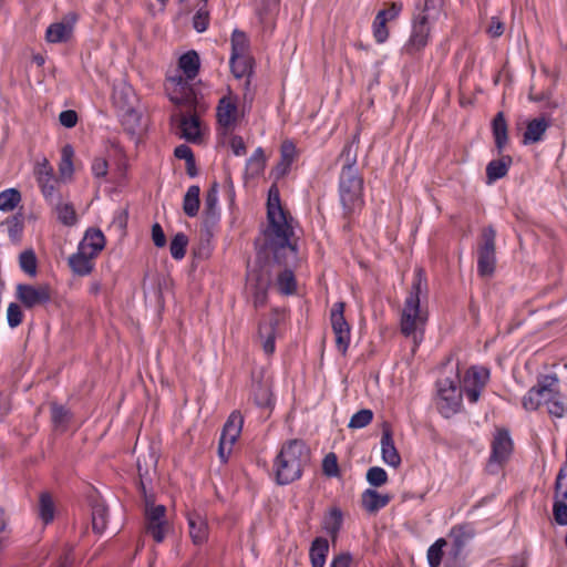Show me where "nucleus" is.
Instances as JSON below:
<instances>
[{"label":"nucleus","instance_id":"nucleus-1","mask_svg":"<svg viewBox=\"0 0 567 567\" xmlns=\"http://www.w3.org/2000/svg\"><path fill=\"white\" fill-rule=\"evenodd\" d=\"M268 226L264 231V249L267 255H272L278 265L285 269L277 274V287L280 292L290 295L296 289L295 276L291 267L297 265V245L292 218L284 210L280 204L279 190L271 186L267 202Z\"/></svg>","mask_w":567,"mask_h":567},{"label":"nucleus","instance_id":"nucleus-2","mask_svg":"<svg viewBox=\"0 0 567 567\" xmlns=\"http://www.w3.org/2000/svg\"><path fill=\"white\" fill-rule=\"evenodd\" d=\"M488 370L473 367L468 369L463 378L461 388L455 380L450 378L437 382L439 410L445 416L450 417L457 413L462 406V394H466L471 403L477 402L482 390L488 380Z\"/></svg>","mask_w":567,"mask_h":567},{"label":"nucleus","instance_id":"nucleus-3","mask_svg":"<svg viewBox=\"0 0 567 567\" xmlns=\"http://www.w3.org/2000/svg\"><path fill=\"white\" fill-rule=\"evenodd\" d=\"M309 458L310 452L303 441L295 439L286 442L274 464L278 484H289L298 480Z\"/></svg>","mask_w":567,"mask_h":567},{"label":"nucleus","instance_id":"nucleus-4","mask_svg":"<svg viewBox=\"0 0 567 567\" xmlns=\"http://www.w3.org/2000/svg\"><path fill=\"white\" fill-rule=\"evenodd\" d=\"M340 158L344 159L339 183L340 200L344 212L350 214L360 208L363 203V181L354 168L357 158L355 154H352V144H347L343 147Z\"/></svg>","mask_w":567,"mask_h":567},{"label":"nucleus","instance_id":"nucleus-5","mask_svg":"<svg viewBox=\"0 0 567 567\" xmlns=\"http://www.w3.org/2000/svg\"><path fill=\"white\" fill-rule=\"evenodd\" d=\"M176 105L172 114V123L175 133L188 142L195 143L200 140V121L196 113V96L190 89L185 90L181 96H172Z\"/></svg>","mask_w":567,"mask_h":567},{"label":"nucleus","instance_id":"nucleus-6","mask_svg":"<svg viewBox=\"0 0 567 567\" xmlns=\"http://www.w3.org/2000/svg\"><path fill=\"white\" fill-rule=\"evenodd\" d=\"M427 310L416 303L413 299L405 300L401 311L400 330L403 336L413 340L416 347L423 339Z\"/></svg>","mask_w":567,"mask_h":567},{"label":"nucleus","instance_id":"nucleus-7","mask_svg":"<svg viewBox=\"0 0 567 567\" xmlns=\"http://www.w3.org/2000/svg\"><path fill=\"white\" fill-rule=\"evenodd\" d=\"M145 501V529L156 543H162L168 529L166 519V507L154 505L151 496L146 495L143 481L141 482Z\"/></svg>","mask_w":567,"mask_h":567},{"label":"nucleus","instance_id":"nucleus-8","mask_svg":"<svg viewBox=\"0 0 567 567\" xmlns=\"http://www.w3.org/2000/svg\"><path fill=\"white\" fill-rule=\"evenodd\" d=\"M491 449L492 452L486 464V470L495 474L508 462L514 450V443L508 430L496 429Z\"/></svg>","mask_w":567,"mask_h":567},{"label":"nucleus","instance_id":"nucleus-9","mask_svg":"<svg viewBox=\"0 0 567 567\" xmlns=\"http://www.w3.org/2000/svg\"><path fill=\"white\" fill-rule=\"evenodd\" d=\"M496 231L493 227L482 230V243L478 246L477 270L482 277L493 275L496 264Z\"/></svg>","mask_w":567,"mask_h":567},{"label":"nucleus","instance_id":"nucleus-10","mask_svg":"<svg viewBox=\"0 0 567 567\" xmlns=\"http://www.w3.org/2000/svg\"><path fill=\"white\" fill-rule=\"evenodd\" d=\"M244 424V417L238 411H234L224 425L218 445V454L226 462L231 453L233 445L237 441Z\"/></svg>","mask_w":567,"mask_h":567},{"label":"nucleus","instance_id":"nucleus-11","mask_svg":"<svg viewBox=\"0 0 567 567\" xmlns=\"http://www.w3.org/2000/svg\"><path fill=\"white\" fill-rule=\"evenodd\" d=\"M346 303L336 302L330 312L332 330L338 350L344 354L350 343V326L344 318Z\"/></svg>","mask_w":567,"mask_h":567},{"label":"nucleus","instance_id":"nucleus-12","mask_svg":"<svg viewBox=\"0 0 567 567\" xmlns=\"http://www.w3.org/2000/svg\"><path fill=\"white\" fill-rule=\"evenodd\" d=\"M285 320V313L280 310L272 311L259 324V338L265 353L272 354L275 351V339L277 327Z\"/></svg>","mask_w":567,"mask_h":567},{"label":"nucleus","instance_id":"nucleus-13","mask_svg":"<svg viewBox=\"0 0 567 567\" xmlns=\"http://www.w3.org/2000/svg\"><path fill=\"white\" fill-rule=\"evenodd\" d=\"M17 298L25 308L42 306L51 300V289L47 285H18Z\"/></svg>","mask_w":567,"mask_h":567},{"label":"nucleus","instance_id":"nucleus-14","mask_svg":"<svg viewBox=\"0 0 567 567\" xmlns=\"http://www.w3.org/2000/svg\"><path fill=\"white\" fill-rule=\"evenodd\" d=\"M217 120L220 126L225 130V133L234 128L238 122L239 113L237 109V100L231 94L219 100L217 106Z\"/></svg>","mask_w":567,"mask_h":567},{"label":"nucleus","instance_id":"nucleus-15","mask_svg":"<svg viewBox=\"0 0 567 567\" xmlns=\"http://www.w3.org/2000/svg\"><path fill=\"white\" fill-rule=\"evenodd\" d=\"M189 536L195 545L204 544L208 538V525L205 517L198 513L193 512L187 516Z\"/></svg>","mask_w":567,"mask_h":567},{"label":"nucleus","instance_id":"nucleus-16","mask_svg":"<svg viewBox=\"0 0 567 567\" xmlns=\"http://www.w3.org/2000/svg\"><path fill=\"white\" fill-rule=\"evenodd\" d=\"M35 175L44 197H52L58 182L53 177L52 167L47 159H43L42 163L37 165Z\"/></svg>","mask_w":567,"mask_h":567},{"label":"nucleus","instance_id":"nucleus-17","mask_svg":"<svg viewBox=\"0 0 567 567\" xmlns=\"http://www.w3.org/2000/svg\"><path fill=\"white\" fill-rule=\"evenodd\" d=\"M381 452L382 460L388 465L398 467L401 464V457L396 447L394 446L392 431L389 425L383 426L381 437Z\"/></svg>","mask_w":567,"mask_h":567},{"label":"nucleus","instance_id":"nucleus-18","mask_svg":"<svg viewBox=\"0 0 567 567\" xmlns=\"http://www.w3.org/2000/svg\"><path fill=\"white\" fill-rule=\"evenodd\" d=\"M95 257L92 252L78 248V251L69 257L68 262L75 275L86 276L93 270Z\"/></svg>","mask_w":567,"mask_h":567},{"label":"nucleus","instance_id":"nucleus-19","mask_svg":"<svg viewBox=\"0 0 567 567\" xmlns=\"http://www.w3.org/2000/svg\"><path fill=\"white\" fill-rule=\"evenodd\" d=\"M429 16L423 13L415 19L413 24L412 34L409 41V47L414 50H421L427 43L429 39Z\"/></svg>","mask_w":567,"mask_h":567},{"label":"nucleus","instance_id":"nucleus-20","mask_svg":"<svg viewBox=\"0 0 567 567\" xmlns=\"http://www.w3.org/2000/svg\"><path fill=\"white\" fill-rule=\"evenodd\" d=\"M549 125V120L546 117L533 118L527 123L523 143L529 145L540 142Z\"/></svg>","mask_w":567,"mask_h":567},{"label":"nucleus","instance_id":"nucleus-21","mask_svg":"<svg viewBox=\"0 0 567 567\" xmlns=\"http://www.w3.org/2000/svg\"><path fill=\"white\" fill-rule=\"evenodd\" d=\"M105 246V237L100 229L91 228L86 230L83 239L81 240L79 248L92 252V255L97 256V254Z\"/></svg>","mask_w":567,"mask_h":567},{"label":"nucleus","instance_id":"nucleus-22","mask_svg":"<svg viewBox=\"0 0 567 567\" xmlns=\"http://www.w3.org/2000/svg\"><path fill=\"white\" fill-rule=\"evenodd\" d=\"M390 499L388 494H380L374 489H367L361 496L362 506L369 513H375L385 507Z\"/></svg>","mask_w":567,"mask_h":567},{"label":"nucleus","instance_id":"nucleus-23","mask_svg":"<svg viewBox=\"0 0 567 567\" xmlns=\"http://www.w3.org/2000/svg\"><path fill=\"white\" fill-rule=\"evenodd\" d=\"M73 29V20L56 22L51 24L47 30V40L51 43L66 41Z\"/></svg>","mask_w":567,"mask_h":567},{"label":"nucleus","instance_id":"nucleus-24","mask_svg":"<svg viewBox=\"0 0 567 567\" xmlns=\"http://www.w3.org/2000/svg\"><path fill=\"white\" fill-rule=\"evenodd\" d=\"M558 378L556 374H549L542 377L536 386L537 391H540L539 396L542 403H548L559 392L557 389Z\"/></svg>","mask_w":567,"mask_h":567},{"label":"nucleus","instance_id":"nucleus-25","mask_svg":"<svg viewBox=\"0 0 567 567\" xmlns=\"http://www.w3.org/2000/svg\"><path fill=\"white\" fill-rule=\"evenodd\" d=\"M329 551V543L323 537H317L310 547L309 556L312 567H323Z\"/></svg>","mask_w":567,"mask_h":567},{"label":"nucleus","instance_id":"nucleus-26","mask_svg":"<svg viewBox=\"0 0 567 567\" xmlns=\"http://www.w3.org/2000/svg\"><path fill=\"white\" fill-rule=\"evenodd\" d=\"M217 202H218V190L217 184L215 183L205 195V224L214 225L217 221Z\"/></svg>","mask_w":567,"mask_h":567},{"label":"nucleus","instance_id":"nucleus-27","mask_svg":"<svg viewBox=\"0 0 567 567\" xmlns=\"http://www.w3.org/2000/svg\"><path fill=\"white\" fill-rule=\"evenodd\" d=\"M493 135L498 153H502L508 142L507 123L502 112L493 120Z\"/></svg>","mask_w":567,"mask_h":567},{"label":"nucleus","instance_id":"nucleus-28","mask_svg":"<svg viewBox=\"0 0 567 567\" xmlns=\"http://www.w3.org/2000/svg\"><path fill=\"white\" fill-rule=\"evenodd\" d=\"M473 536L474 529L470 525H458L453 527L450 533V538L453 542L454 554L458 555Z\"/></svg>","mask_w":567,"mask_h":567},{"label":"nucleus","instance_id":"nucleus-29","mask_svg":"<svg viewBox=\"0 0 567 567\" xmlns=\"http://www.w3.org/2000/svg\"><path fill=\"white\" fill-rule=\"evenodd\" d=\"M512 164L509 156H503L499 159H494L488 163L486 167L487 183L491 184L502 177H504Z\"/></svg>","mask_w":567,"mask_h":567},{"label":"nucleus","instance_id":"nucleus-30","mask_svg":"<svg viewBox=\"0 0 567 567\" xmlns=\"http://www.w3.org/2000/svg\"><path fill=\"white\" fill-rule=\"evenodd\" d=\"M230 69L237 79L249 76L252 70V58L250 55H230Z\"/></svg>","mask_w":567,"mask_h":567},{"label":"nucleus","instance_id":"nucleus-31","mask_svg":"<svg viewBox=\"0 0 567 567\" xmlns=\"http://www.w3.org/2000/svg\"><path fill=\"white\" fill-rule=\"evenodd\" d=\"M265 154L262 148L258 147L249 157L246 164V176L254 178L259 176L265 168Z\"/></svg>","mask_w":567,"mask_h":567},{"label":"nucleus","instance_id":"nucleus-32","mask_svg":"<svg viewBox=\"0 0 567 567\" xmlns=\"http://www.w3.org/2000/svg\"><path fill=\"white\" fill-rule=\"evenodd\" d=\"M199 193H200L199 187L196 185H193L187 189V192L184 196L183 209H184V213L189 217H194L198 213Z\"/></svg>","mask_w":567,"mask_h":567},{"label":"nucleus","instance_id":"nucleus-33","mask_svg":"<svg viewBox=\"0 0 567 567\" xmlns=\"http://www.w3.org/2000/svg\"><path fill=\"white\" fill-rule=\"evenodd\" d=\"M179 68L185 73L188 80H193L198 72L199 58L195 51H189L181 56Z\"/></svg>","mask_w":567,"mask_h":567},{"label":"nucleus","instance_id":"nucleus-34","mask_svg":"<svg viewBox=\"0 0 567 567\" xmlns=\"http://www.w3.org/2000/svg\"><path fill=\"white\" fill-rule=\"evenodd\" d=\"M426 288L427 284L424 270L422 268L415 269L411 290L405 300L413 299L416 303H420V296L426 291Z\"/></svg>","mask_w":567,"mask_h":567},{"label":"nucleus","instance_id":"nucleus-35","mask_svg":"<svg viewBox=\"0 0 567 567\" xmlns=\"http://www.w3.org/2000/svg\"><path fill=\"white\" fill-rule=\"evenodd\" d=\"M252 398L258 406L270 408L272 405L271 391L266 383L258 382L252 385Z\"/></svg>","mask_w":567,"mask_h":567},{"label":"nucleus","instance_id":"nucleus-36","mask_svg":"<svg viewBox=\"0 0 567 567\" xmlns=\"http://www.w3.org/2000/svg\"><path fill=\"white\" fill-rule=\"evenodd\" d=\"M39 516L44 524H49L54 518V503L48 492H43L39 497Z\"/></svg>","mask_w":567,"mask_h":567},{"label":"nucleus","instance_id":"nucleus-37","mask_svg":"<svg viewBox=\"0 0 567 567\" xmlns=\"http://www.w3.org/2000/svg\"><path fill=\"white\" fill-rule=\"evenodd\" d=\"M107 522V508L102 503H95L92 506V527L97 534L104 532Z\"/></svg>","mask_w":567,"mask_h":567},{"label":"nucleus","instance_id":"nucleus-38","mask_svg":"<svg viewBox=\"0 0 567 567\" xmlns=\"http://www.w3.org/2000/svg\"><path fill=\"white\" fill-rule=\"evenodd\" d=\"M231 55H250L249 41L247 35L239 30H235L231 34Z\"/></svg>","mask_w":567,"mask_h":567},{"label":"nucleus","instance_id":"nucleus-39","mask_svg":"<svg viewBox=\"0 0 567 567\" xmlns=\"http://www.w3.org/2000/svg\"><path fill=\"white\" fill-rule=\"evenodd\" d=\"M21 202V194L16 188H9L0 193V210L11 212Z\"/></svg>","mask_w":567,"mask_h":567},{"label":"nucleus","instance_id":"nucleus-40","mask_svg":"<svg viewBox=\"0 0 567 567\" xmlns=\"http://www.w3.org/2000/svg\"><path fill=\"white\" fill-rule=\"evenodd\" d=\"M342 524V514L338 508H332L323 520V527L332 539H336L337 534Z\"/></svg>","mask_w":567,"mask_h":567},{"label":"nucleus","instance_id":"nucleus-41","mask_svg":"<svg viewBox=\"0 0 567 567\" xmlns=\"http://www.w3.org/2000/svg\"><path fill=\"white\" fill-rule=\"evenodd\" d=\"M269 276L260 274L257 278V285L254 291V306L261 307L267 301V289L269 286Z\"/></svg>","mask_w":567,"mask_h":567},{"label":"nucleus","instance_id":"nucleus-42","mask_svg":"<svg viewBox=\"0 0 567 567\" xmlns=\"http://www.w3.org/2000/svg\"><path fill=\"white\" fill-rule=\"evenodd\" d=\"M388 14L389 11H379L373 22V34L379 43L384 42L389 37L386 29Z\"/></svg>","mask_w":567,"mask_h":567},{"label":"nucleus","instance_id":"nucleus-43","mask_svg":"<svg viewBox=\"0 0 567 567\" xmlns=\"http://www.w3.org/2000/svg\"><path fill=\"white\" fill-rule=\"evenodd\" d=\"M55 212L58 215V219L66 225V226H73L75 225L78 217L75 209L72 204L69 203H59L55 207Z\"/></svg>","mask_w":567,"mask_h":567},{"label":"nucleus","instance_id":"nucleus-44","mask_svg":"<svg viewBox=\"0 0 567 567\" xmlns=\"http://www.w3.org/2000/svg\"><path fill=\"white\" fill-rule=\"evenodd\" d=\"M188 244V238L183 233H177L169 245L171 255L174 259H182L186 254V246Z\"/></svg>","mask_w":567,"mask_h":567},{"label":"nucleus","instance_id":"nucleus-45","mask_svg":"<svg viewBox=\"0 0 567 567\" xmlns=\"http://www.w3.org/2000/svg\"><path fill=\"white\" fill-rule=\"evenodd\" d=\"M446 540L443 538L437 539L427 550V561L431 567H439L442 561L443 547Z\"/></svg>","mask_w":567,"mask_h":567},{"label":"nucleus","instance_id":"nucleus-46","mask_svg":"<svg viewBox=\"0 0 567 567\" xmlns=\"http://www.w3.org/2000/svg\"><path fill=\"white\" fill-rule=\"evenodd\" d=\"M555 499L567 501V465L563 466L557 474Z\"/></svg>","mask_w":567,"mask_h":567},{"label":"nucleus","instance_id":"nucleus-47","mask_svg":"<svg viewBox=\"0 0 567 567\" xmlns=\"http://www.w3.org/2000/svg\"><path fill=\"white\" fill-rule=\"evenodd\" d=\"M51 416L52 422L54 423L55 427L65 429L66 423L70 420V412L64 406L59 404H52L51 405Z\"/></svg>","mask_w":567,"mask_h":567},{"label":"nucleus","instance_id":"nucleus-48","mask_svg":"<svg viewBox=\"0 0 567 567\" xmlns=\"http://www.w3.org/2000/svg\"><path fill=\"white\" fill-rule=\"evenodd\" d=\"M373 419L371 410L363 409L354 413L348 424L350 429H362L367 426Z\"/></svg>","mask_w":567,"mask_h":567},{"label":"nucleus","instance_id":"nucleus-49","mask_svg":"<svg viewBox=\"0 0 567 567\" xmlns=\"http://www.w3.org/2000/svg\"><path fill=\"white\" fill-rule=\"evenodd\" d=\"M367 481L370 485L379 487L386 483L388 474L382 467L374 466L368 470Z\"/></svg>","mask_w":567,"mask_h":567},{"label":"nucleus","instance_id":"nucleus-50","mask_svg":"<svg viewBox=\"0 0 567 567\" xmlns=\"http://www.w3.org/2000/svg\"><path fill=\"white\" fill-rule=\"evenodd\" d=\"M73 148L70 145H65L62 148V158L60 163V173L62 176H71L73 173Z\"/></svg>","mask_w":567,"mask_h":567},{"label":"nucleus","instance_id":"nucleus-51","mask_svg":"<svg viewBox=\"0 0 567 567\" xmlns=\"http://www.w3.org/2000/svg\"><path fill=\"white\" fill-rule=\"evenodd\" d=\"M539 393H540V391H537L536 385H534L533 388L529 389V391L523 398V402H522L525 410L535 411L540 406L542 400H540Z\"/></svg>","mask_w":567,"mask_h":567},{"label":"nucleus","instance_id":"nucleus-52","mask_svg":"<svg viewBox=\"0 0 567 567\" xmlns=\"http://www.w3.org/2000/svg\"><path fill=\"white\" fill-rule=\"evenodd\" d=\"M548 413L556 417H563L567 411V406L563 400L561 394L558 392L555 398H553L547 403Z\"/></svg>","mask_w":567,"mask_h":567},{"label":"nucleus","instance_id":"nucleus-53","mask_svg":"<svg viewBox=\"0 0 567 567\" xmlns=\"http://www.w3.org/2000/svg\"><path fill=\"white\" fill-rule=\"evenodd\" d=\"M20 267L29 275H34L37 270V259L33 251H23L19 258Z\"/></svg>","mask_w":567,"mask_h":567},{"label":"nucleus","instance_id":"nucleus-54","mask_svg":"<svg viewBox=\"0 0 567 567\" xmlns=\"http://www.w3.org/2000/svg\"><path fill=\"white\" fill-rule=\"evenodd\" d=\"M22 311L18 303H10L7 309V319L11 328L18 327L22 322Z\"/></svg>","mask_w":567,"mask_h":567},{"label":"nucleus","instance_id":"nucleus-55","mask_svg":"<svg viewBox=\"0 0 567 567\" xmlns=\"http://www.w3.org/2000/svg\"><path fill=\"white\" fill-rule=\"evenodd\" d=\"M567 501L555 499L553 513L557 524L567 525Z\"/></svg>","mask_w":567,"mask_h":567},{"label":"nucleus","instance_id":"nucleus-56","mask_svg":"<svg viewBox=\"0 0 567 567\" xmlns=\"http://www.w3.org/2000/svg\"><path fill=\"white\" fill-rule=\"evenodd\" d=\"M322 471L327 476H337L339 473L337 456L333 453L326 455L322 462Z\"/></svg>","mask_w":567,"mask_h":567},{"label":"nucleus","instance_id":"nucleus-57","mask_svg":"<svg viewBox=\"0 0 567 567\" xmlns=\"http://www.w3.org/2000/svg\"><path fill=\"white\" fill-rule=\"evenodd\" d=\"M156 464V457L152 452H148L147 456H143V461L141 457L137 458V471L141 480L147 475L150 466H154Z\"/></svg>","mask_w":567,"mask_h":567},{"label":"nucleus","instance_id":"nucleus-58","mask_svg":"<svg viewBox=\"0 0 567 567\" xmlns=\"http://www.w3.org/2000/svg\"><path fill=\"white\" fill-rule=\"evenodd\" d=\"M504 23L497 17H493L489 21L486 32L491 38H498L504 33Z\"/></svg>","mask_w":567,"mask_h":567},{"label":"nucleus","instance_id":"nucleus-59","mask_svg":"<svg viewBox=\"0 0 567 567\" xmlns=\"http://www.w3.org/2000/svg\"><path fill=\"white\" fill-rule=\"evenodd\" d=\"M59 121L63 126L71 128L76 125L78 114L72 110L63 111L59 115Z\"/></svg>","mask_w":567,"mask_h":567},{"label":"nucleus","instance_id":"nucleus-60","mask_svg":"<svg viewBox=\"0 0 567 567\" xmlns=\"http://www.w3.org/2000/svg\"><path fill=\"white\" fill-rule=\"evenodd\" d=\"M193 24L198 32H204L208 27V13L199 9L194 16Z\"/></svg>","mask_w":567,"mask_h":567},{"label":"nucleus","instance_id":"nucleus-61","mask_svg":"<svg viewBox=\"0 0 567 567\" xmlns=\"http://www.w3.org/2000/svg\"><path fill=\"white\" fill-rule=\"evenodd\" d=\"M174 154L177 158L179 159H185L187 162V165L188 166H193L195 161H194V155H193V152L192 150L186 146V145H179L175 148L174 151Z\"/></svg>","mask_w":567,"mask_h":567},{"label":"nucleus","instance_id":"nucleus-62","mask_svg":"<svg viewBox=\"0 0 567 567\" xmlns=\"http://www.w3.org/2000/svg\"><path fill=\"white\" fill-rule=\"evenodd\" d=\"M107 162L102 157L94 158L92 163V172L95 177H104L107 174Z\"/></svg>","mask_w":567,"mask_h":567},{"label":"nucleus","instance_id":"nucleus-63","mask_svg":"<svg viewBox=\"0 0 567 567\" xmlns=\"http://www.w3.org/2000/svg\"><path fill=\"white\" fill-rule=\"evenodd\" d=\"M152 239L156 247H164L166 245V236L159 224H154L152 227Z\"/></svg>","mask_w":567,"mask_h":567},{"label":"nucleus","instance_id":"nucleus-64","mask_svg":"<svg viewBox=\"0 0 567 567\" xmlns=\"http://www.w3.org/2000/svg\"><path fill=\"white\" fill-rule=\"evenodd\" d=\"M230 147L236 156H243L246 154V145L240 136L235 135L230 138Z\"/></svg>","mask_w":567,"mask_h":567}]
</instances>
